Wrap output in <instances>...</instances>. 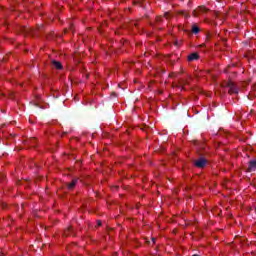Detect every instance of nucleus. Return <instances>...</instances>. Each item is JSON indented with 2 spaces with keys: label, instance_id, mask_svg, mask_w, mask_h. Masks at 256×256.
<instances>
[{
  "label": "nucleus",
  "instance_id": "6ab92c4d",
  "mask_svg": "<svg viewBox=\"0 0 256 256\" xmlns=\"http://www.w3.org/2000/svg\"><path fill=\"white\" fill-rule=\"evenodd\" d=\"M157 21H161V18H157Z\"/></svg>",
  "mask_w": 256,
  "mask_h": 256
},
{
  "label": "nucleus",
  "instance_id": "4468645a",
  "mask_svg": "<svg viewBox=\"0 0 256 256\" xmlns=\"http://www.w3.org/2000/svg\"><path fill=\"white\" fill-rule=\"evenodd\" d=\"M209 39H211V36L209 34H207L206 40L209 41Z\"/></svg>",
  "mask_w": 256,
  "mask_h": 256
},
{
  "label": "nucleus",
  "instance_id": "f3484780",
  "mask_svg": "<svg viewBox=\"0 0 256 256\" xmlns=\"http://www.w3.org/2000/svg\"><path fill=\"white\" fill-rule=\"evenodd\" d=\"M192 256H200L199 254H194V255H192Z\"/></svg>",
  "mask_w": 256,
  "mask_h": 256
},
{
  "label": "nucleus",
  "instance_id": "423d86ee",
  "mask_svg": "<svg viewBox=\"0 0 256 256\" xmlns=\"http://www.w3.org/2000/svg\"><path fill=\"white\" fill-rule=\"evenodd\" d=\"M198 59H199V54L197 52H194V53L188 55L189 62L197 61Z\"/></svg>",
  "mask_w": 256,
  "mask_h": 256
},
{
  "label": "nucleus",
  "instance_id": "a211bd4d",
  "mask_svg": "<svg viewBox=\"0 0 256 256\" xmlns=\"http://www.w3.org/2000/svg\"><path fill=\"white\" fill-rule=\"evenodd\" d=\"M165 17H166V18L168 17V14H167V13H165Z\"/></svg>",
  "mask_w": 256,
  "mask_h": 256
},
{
  "label": "nucleus",
  "instance_id": "f257e3e1",
  "mask_svg": "<svg viewBox=\"0 0 256 256\" xmlns=\"http://www.w3.org/2000/svg\"><path fill=\"white\" fill-rule=\"evenodd\" d=\"M222 88H228L229 95H237L239 93V87H237V84L235 82L228 80L221 84Z\"/></svg>",
  "mask_w": 256,
  "mask_h": 256
},
{
  "label": "nucleus",
  "instance_id": "9d476101",
  "mask_svg": "<svg viewBox=\"0 0 256 256\" xmlns=\"http://www.w3.org/2000/svg\"><path fill=\"white\" fill-rule=\"evenodd\" d=\"M39 101H41V98H37L36 102H33L34 107H40V109H43V107H41V105L39 104Z\"/></svg>",
  "mask_w": 256,
  "mask_h": 256
},
{
  "label": "nucleus",
  "instance_id": "ddd939ff",
  "mask_svg": "<svg viewBox=\"0 0 256 256\" xmlns=\"http://www.w3.org/2000/svg\"><path fill=\"white\" fill-rule=\"evenodd\" d=\"M142 1H143V0H136V1L134 2V5H136V3H142Z\"/></svg>",
  "mask_w": 256,
  "mask_h": 256
},
{
  "label": "nucleus",
  "instance_id": "f03ea898",
  "mask_svg": "<svg viewBox=\"0 0 256 256\" xmlns=\"http://www.w3.org/2000/svg\"><path fill=\"white\" fill-rule=\"evenodd\" d=\"M207 165V160L205 157H200L199 159L194 161V167H197L198 169H204Z\"/></svg>",
  "mask_w": 256,
  "mask_h": 256
},
{
  "label": "nucleus",
  "instance_id": "20e7f679",
  "mask_svg": "<svg viewBox=\"0 0 256 256\" xmlns=\"http://www.w3.org/2000/svg\"><path fill=\"white\" fill-rule=\"evenodd\" d=\"M254 171H256V160H250L248 162L247 172L253 173Z\"/></svg>",
  "mask_w": 256,
  "mask_h": 256
},
{
  "label": "nucleus",
  "instance_id": "dca6fc26",
  "mask_svg": "<svg viewBox=\"0 0 256 256\" xmlns=\"http://www.w3.org/2000/svg\"><path fill=\"white\" fill-rule=\"evenodd\" d=\"M200 47H205V44L200 45Z\"/></svg>",
  "mask_w": 256,
  "mask_h": 256
},
{
  "label": "nucleus",
  "instance_id": "9b49d317",
  "mask_svg": "<svg viewBox=\"0 0 256 256\" xmlns=\"http://www.w3.org/2000/svg\"><path fill=\"white\" fill-rule=\"evenodd\" d=\"M23 33H33V30L31 28H23Z\"/></svg>",
  "mask_w": 256,
  "mask_h": 256
},
{
  "label": "nucleus",
  "instance_id": "2eb2a0df",
  "mask_svg": "<svg viewBox=\"0 0 256 256\" xmlns=\"http://www.w3.org/2000/svg\"><path fill=\"white\" fill-rule=\"evenodd\" d=\"M156 239L155 238H152V243H155Z\"/></svg>",
  "mask_w": 256,
  "mask_h": 256
},
{
  "label": "nucleus",
  "instance_id": "aec40b11",
  "mask_svg": "<svg viewBox=\"0 0 256 256\" xmlns=\"http://www.w3.org/2000/svg\"><path fill=\"white\" fill-rule=\"evenodd\" d=\"M32 141H35V139H32Z\"/></svg>",
  "mask_w": 256,
  "mask_h": 256
},
{
  "label": "nucleus",
  "instance_id": "7ed1b4c3",
  "mask_svg": "<svg viewBox=\"0 0 256 256\" xmlns=\"http://www.w3.org/2000/svg\"><path fill=\"white\" fill-rule=\"evenodd\" d=\"M207 11H209V9H207V7L205 6H199L197 9H195L193 12H192V15L194 17H197V15H199V13H207Z\"/></svg>",
  "mask_w": 256,
  "mask_h": 256
},
{
  "label": "nucleus",
  "instance_id": "39448f33",
  "mask_svg": "<svg viewBox=\"0 0 256 256\" xmlns=\"http://www.w3.org/2000/svg\"><path fill=\"white\" fill-rule=\"evenodd\" d=\"M77 183H79V178H74L70 183H67V189L72 191V189H75Z\"/></svg>",
  "mask_w": 256,
  "mask_h": 256
},
{
  "label": "nucleus",
  "instance_id": "1a4fd4ad",
  "mask_svg": "<svg viewBox=\"0 0 256 256\" xmlns=\"http://www.w3.org/2000/svg\"><path fill=\"white\" fill-rule=\"evenodd\" d=\"M199 31H201V29H199L197 25L192 26V33H194V35H197Z\"/></svg>",
  "mask_w": 256,
  "mask_h": 256
},
{
  "label": "nucleus",
  "instance_id": "f8f14e48",
  "mask_svg": "<svg viewBox=\"0 0 256 256\" xmlns=\"http://www.w3.org/2000/svg\"><path fill=\"white\" fill-rule=\"evenodd\" d=\"M98 227H101V225H103V223L101 222V220H98Z\"/></svg>",
  "mask_w": 256,
  "mask_h": 256
},
{
  "label": "nucleus",
  "instance_id": "6e6552de",
  "mask_svg": "<svg viewBox=\"0 0 256 256\" xmlns=\"http://www.w3.org/2000/svg\"><path fill=\"white\" fill-rule=\"evenodd\" d=\"M69 235H73V227L69 226L65 231H64V237H69Z\"/></svg>",
  "mask_w": 256,
  "mask_h": 256
},
{
  "label": "nucleus",
  "instance_id": "0eeeda50",
  "mask_svg": "<svg viewBox=\"0 0 256 256\" xmlns=\"http://www.w3.org/2000/svg\"><path fill=\"white\" fill-rule=\"evenodd\" d=\"M52 65L53 67H55V69H58V70L63 69V64H61V62L59 61L53 60Z\"/></svg>",
  "mask_w": 256,
  "mask_h": 256
}]
</instances>
